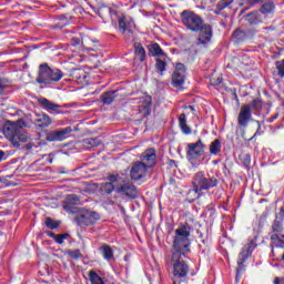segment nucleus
<instances>
[{
    "label": "nucleus",
    "mask_w": 284,
    "mask_h": 284,
    "mask_svg": "<svg viewBox=\"0 0 284 284\" xmlns=\"http://www.w3.org/2000/svg\"><path fill=\"white\" fill-rule=\"evenodd\" d=\"M191 232L192 227L189 224L180 225L175 230L171 254L166 258L168 265L173 267V284L183 283L187 278V274H190V265L185 258H187L190 245H192L190 242Z\"/></svg>",
    "instance_id": "1"
},
{
    "label": "nucleus",
    "mask_w": 284,
    "mask_h": 284,
    "mask_svg": "<svg viewBox=\"0 0 284 284\" xmlns=\"http://www.w3.org/2000/svg\"><path fill=\"white\" fill-rule=\"evenodd\" d=\"M193 189L189 191V194H193L194 199H201L203 192L212 190L219 185V179L214 176H206L203 171L194 174L192 181Z\"/></svg>",
    "instance_id": "2"
},
{
    "label": "nucleus",
    "mask_w": 284,
    "mask_h": 284,
    "mask_svg": "<svg viewBox=\"0 0 284 284\" xmlns=\"http://www.w3.org/2000/svg\"><path fill=\"white\" fill-rule=\"evenodd\" d=\"M63 79V71L59 69H52L48 63H42L39 65L38 77L36 79L37 83L42 85H54Z\"/></svg>",
    "instance_id": "3"
},
{
    "label": "nucleus",
    "mask_w": 284,
    "mask_h": 284,
    "mask_svg": "<svg viewBox=\"0 0 284 284\" xmlns=\"http://www.w3.org/2000/svg\"><path fill=\"white\" fill-rule=\"evenodd\" d=\"M98 14L103 21H108V19H111L112 23L119 24V30L122 32V34H125V32H130L129 24L125 22V16L115 9H112L110 7H101L98 10Z\"/></svg>",
    "instance_id": "4"
},
{
    "label": "nucleus",
    "mask_w": 284,
    "mask_h": 284,
    "mask_svg": "<svg viewBox=\"0 0 284 284\" xmlns=\"http://www.w3.org/2000/svg\"><path fill=\"white\" fill-rule=\"evenodd\" d=\"M205 154V144L202 140L187 144L186 159L192 168H199L203 163L201 156Z\"/></svg>",
    "instance_id": "5"
},
{
    "label": "nucleus",
    "mask_w": 284,
    "mask_h": 284,
    "mask_svg": "<svg viewBox=\"0 0 284 284\" xmlns=\"http://www.w3.org/2000/svg\"><path fill=\"white\" fill-rule=\"evenodd\" d=\"M181 19L183 26L187 28V30H191V32H199L201 28L205 24V21L201 16L196 14L194 11L184 10L181 13Z\"/></svg>",
    "instance_id": "6"
},
{
    "label": "nucleus",
    "mask_w": 284,
    "mask_h": 284,
    "mask_svg": "<svg viewBox=\"0 0 284 284\" xmlns=\"http://www.w3.org/2000/svg\"><path fill=\"white\" fill-rule=\"evenodd\" d=\"M101 219V215L94 211H84L75 217L78 225H94L97 221Z\"/></svg>",
    "instance_id": "7"
},
{
    "label": "nucleus",
    "mask_w": 284,
    "mask_h": 284,
    "mask_svg": "<svg viewBox=\"0 0 284 284\" xmlns=\"http://www.w3.org/2000/svg\"><path fill=\"white\" fill-rule=\"evenodd\" d=\"M148 170H150L148 166H145V163L141 161H136L133 163L130 176L132 181H141V179H145L148 176Z\"/></svg>",
    "instance_id": "8"
},
{
    "label": "nucleus",
    "mask_w": 284,
    "mask_h": 284,
    "mask_svg": "<svg viewBox=\"0 0 284 284\" xmlns=\"http://www.w3.org/2000/svg\"><path fill=\"white\" fill-rule=\"evenodd\" d=\"M185 83V64L176 63L175 70L172 74V85L173 88H183Z\"/></svg>",
    "instance_id": "9"
},
{
    "label": "nucleus",
    "mask_w": 284,
    "mask_h": 284,
    "mask_svg": "<svg viewBox=\"0 0 284 284\" xmlns=\"http://www.w3.org/2000/svg\"><path fill=\"white\" fill-rule=\"evenodd\" d=\"M273 232L274 234L271 235V241L273 245L276 247H284V235L283 233V222L274 221L273 223Z\"/></svg>",
    "instance_id": "10"
},
{
    "label": "nucleus",
    "mask_w": 284,
    "mask_h": 284,
    "mask_svg": "<svg viewBox=\"0 0 284 284\" xmlns=\"http://www.w3.org/2000/svg\"><path fill=\"white\" fill-rule=\"evenodd\" d=\"M252 121V106L250 104H244L240 109L237 115V124L240 128H247L248 123Z\"/></svg>",
    "instance_id": "11"
},
{
    "label": "nucleus",
    "mask_w": 284,
    "mask_h": 284,
    "mask_svg": "<svg viewBox=\"0 0 284 284\" xmlns=\"http://www.w3.org/2000/svg\"><path fill=\"white\" fill-rule=\"evenodd\" d=\"M197 45H207L212 41L214 32L212 31V26L203 24L199 30Z\"/></svg>",
    "instance_id": "12"
},
{
    "label": "nucleus",
    "mask_w": 284,
    "mask_h": 284,
    "mask_svg": "<svg viewBox=\"0 0 284 284\" xmlns=\"http://www.w3.org/2000/svg\"><path fill=\"white\" fill-rule=\"evenodd\" d=\"M23 125V121L12 122L7 121L3 125L2 132L4 136L9 139V141L14 140L17 132H19L20 126Z\"/></svg>",
    "instance_id": "13"
},
{
    "label": "nucleus",
    "mask_w": 284,
    "mask_h": 284,
    "mask_svg": "<svg viewBox=\"0 0 284 284\" xmlns=\"http://www.w3.org/2000/svg\"><path fill=\"white\" fill-rule=\"evenodd\" d=\"M72 133V128L68 126L62 130L50 131L47 133V141L54 142V141H65L68 136Z\"/></svg>",
    "instance_id": "14"
},
{
    "label": "nucleus",
    "mask_w": 284,
    "mask_h": 284,
    "mask_svg": "<svg viewBox=\"0 0 284 284\" xmlns=\"http://www.w3.org/2000/svg\"><path fill=\"white\" fill-rule=\"evenodd\" d=\"M140 159V162L150 169L156 165V151L154 149H148L141 154Z\"/></svg>",
    "instance_id": "15"
},
{
    "label": "nucleus",
    "mask_w": 284,
    "mask_h": 284,
    "mask_svg": "<svg viewBox=\"0 0 284 284\" xmlns=\"http://www.w3.org/2000/svg\"><path fill=\"white\" fill-rule=\"evenodd\" d=\"M38 102L41 108H43V110H47V112H49V114H59L61 112V105L45 98L39 99Z\"/></svg>",
    "instance_id": "16"
},
{
    "label": "nucleus",
    "mask_w": 284,
    "mask_h": 284,
    "mask_svg": "<svg viewBox=\"0 0 284 284\" xmlns=\"http://www.w3.org/2000/svg\"><path fill=\"white\" fill-rule=\"evenodd\" d=\"M118 194H124L129 199H136L139 196V191L136 186L132 183H124L121 187L116 189Z\"/></svg>",
    "instance_id": "17"
},
{
    "label": "nucleus",
    "mask_w": 284,
    "mask_h": 284,
    "mask_svg": "<svg viewBox=\"0 0 284 284\" xmlns=\"http://www.w3.org/2000/svg\"><path fill=\"white\" fill-rule=\"evenodd\" d=\"M28 139H30V136H28V133L23 131V124H21L14 135V139L11 140V143L14 148H21V143H28Z\"/></svg>",
    "instance_id": "18"
},
{
    "label": "nucleus",
    "mask_w": 284,
    "mask_h": 284,
    "mask_svg": "<svg viewBox=\"0 0 284 284\" xmlns=\"http://www.w3.org/2000/svg\"><path fill=\"white\" fill-rule=\"evenodd\" d=\"M34 125L36 128H50L52 125V118L45 113L36 114Z\"/></svg>",
    "instance_id": "19"
},
{
    "label": "nucleus",
    "mask_w": 284,
    "mask_h": 284,
    "mask_svg": "<svg viewBox=\"0 0 284 284\" xmlns=\"http://www.w3.org/2000/svg\"><path fill=\"white\" fill-rule=\"evenodd\" d=\"M152 105V98H142L139 104V113L142 119H145L150 114V108Z\"/></svg>",
    "instance_id": "20"
},
{
    "label": "nucleus",
    "mask_w": 284,
    "mask_h": 284,
    "mask_svg": "<svg viewBox=\"0 0 284 284\" xmlns=\"http://www.w3.org/2000/svg\"><path fill=\"white\" fill-rule=\"evenodd\" d=\"M79 196L74 194L68 195L63 202V210H65V212H72V206L79 205Z\"/></svg>",
    "instance_id": "21"
},
{
    "label": "nucleus",
    "mask_w": 284,
    "mask_h": 284,
    "mask_svg": "<svg viewBox=\"0 0 284 284\" xmlns=\"http://www.w3.org/2000/svg\"><path fill=\"white\" fill-rule=\"evenodd\" d=\"M179 125L180 129L182 130L183 134H192V128H190V125H187V116L185 115V113L180 114L179 116Z\"/></svg>",
    "instance_id": "22"
},
{
    "label": "nucleus",
    "mask_w": 284,
    "mask_h": 284,
    "mask_svg": "<svg viewBox=\"0 0 284 284\" xmlns=\"http://www.w3.org/2000/svg\"><path fill=\"white\" fill-rule=\"evenodd\" d=\"M179 125L180 129L182 130L183 134H192V128H190V125H187V116L185 115V113L180 114L179 116Z\"/></svg>",
    "instance_id": "23"
},
{
    "label": "nucleus",
    "mask_w": 284,
    "mask_h": 284,
    "mask_svg": "<svg viewBox=\"0 0 284 284\" xmlns=\"http://www.w3.org/2000/svg\"><path fill=\"white\" fill-rule=\"evenodd\" d=\"M100 252L105 261H112L114 258V250L108 244H103L100 247Z\"/></svg>",
    "instance_id": "24"
},
{
    "label": "nucleus",
    "mask_w": 284,
    "mask_h": 284,
    "mask_svg": "<svg viewBox=\"0 0 284 284\" xmlns=\"http://www.w3.org/2000/svg\"><path fill=\"white\" fill-rule=\"evenodd\" d=\"M148 48L151 57H165V52H163V49H161L159 43L149 44Z\"/></svg>",
    "instance_id": "25"
},
{
    "label": "nucleus",
    "mask_w": 284,
    "mask_h": 284,
    "mask_svg": "<svg viewBox=\"0 0 284 284\" xmlns=\"http://www.w3.org/2000/svg\"><path fill=\"white\" fill-rule=\"evenodd\" d=\"M250 26H258L261 23V13L258 11L251 12L245 17Z\"/></svg>",
    "instance_id": "26"
},
{
    "label": "nucleus",
    "mask_w": 284,
    "mask_h": 284,
    "mask_svg": "<svg viewBox=\"0 0 284 284\" xmlns=\"http://www.w3.org/2000/svg\"><path fill=\"white\" fill-rule=\"evenodd\" d=\"M250 256H251L250 253L242 248V252L239 254V257H237V265H239L237 272H243L245 267L243 263H245V261H247Z\"/></svg>",
    "instance_id": "27"
},
{
    "label": "nucleus",
    "mask_w": 284,
    "mask_h": 284,
    "mask_svg": "<svg viewBox=\"0 0 284 284\" xmlns=\"http://www.w3.org/2000/svg\"><path fill=\"white\" fill-rule=\"evenodd\" d=\"M83 145L90 150L92 148H99L101 145V140L99 138H88L82 141Z\"/></svg>",
    "instance_id": "28"
},
{
    "label": "nucleus",
    "mask_w": 284,
    "mask_h": 284,
    "mask_svg": "<svg viewBox=\"0 0 284 284\" xmlns=\"http://www.w3.org/2000/svg\"><path fill=\"white\" fill-rule=\"evenodd\" d=\"M116 92L118 91H108L101 95V99L104 105H110V103H112L114 99H116Z\"/></svg>",
    "instance_id": "29"
},
{
    "label": "nucleus",
    "mask_w": 284,
    "mask_h": 284,
    "mask_svg": "<svg viewBox=\"0 0 284 284\" xmlns=\"http://www.w3.org/2000/svg\"><path fill=\"white\" fill-rule=\"evenodd\" d=\"M89 281L91 284H105L103 277H101L94 270L89 271Z\"/></svg>",
    "instance_id": "30"
},
{
    "label": "nucleus",
    "mask_w": 284,
    "mask_h": 284,
    "mask_svg": "<svg viewBox=\"0 0 284 284\" xmlns=\"http://www.w3.org/2000/svg\"><path fill=\"white\" fill-rule=\"evenodd\" d=\"M210 154L216 155L221 152V140L216 139L213 142H211L210 146Z\"/></svg>",
    "instance_id": "31"
},
{
    "label": "nucleus",
    "mask_w": 284,
    "mask_h": 284,
    "mask_svg": "<svg viewBox=\"0 0 284 284\" xmlns=\"http://www.w3.org/2000/svg\"><path fill=\"white\" fill-rule=\"evenodd\" d=\"M100 192L102 194H112V192H114V184L112 182L100 184Z\"/></svg>",
    "instance_id": "32"
},
{
    "label": "nucleus",
    "mask_w": 284,
    "mask_h": 284,
    "mask_svg": "<svg viewBox=\"0 0 284 284\" xmlns=\"http://www.w3.org/2000/svg\"><path fill=\"white\" fill-rule=\"evenodd\" d=\"M135 57L143 63L146 58L145 49L141 44H135Z\"/></svg>",
    "instance_id": "33"
},
{
    "label": "nucleus",
    "mask_w": 284,
    "mask_h": 284,
    "mask_svg": "<svg viewBox=\"0 0 284 284\" xmlns=\"http://www.w3.org/2000/svg\"><path fill=\"white\" fill-rule=\"evenodd\" d=\"M166 68H168L166 61H163L159 58L155 60L156 72H160L161 75H163V72H165Z\"/></svg>",
    "instance_id": "34"
},
{
    "label": "nucleus",
    "mask_w": 284,
    "mask_h": 284,
    "mask_svg": "<svg viewBox=\"0 0 284 284\" xmlns=\"http://www.w3.org/2000/svg\"><path fill=\"white\" fill-rule=\"evenodd\" d=\"M234 3V0H220L216 4V9L219 11L225 10V8H230Z\"/></svg>",
    "instance_id": "35"
},
{
    "label": "nucleus",
    "mask_w": 284,
    "mask_h": 284,
    "mask_svg": "<svg viewBox=\"0 0 284 284\" xmlns=\"http://www.w3.org/2000/svg\"><path fill=\"white\" fill-rule=\"evenodd\" d=\"M44 223L49 230H57L61 225L60 221H54L52 217H47Z\"/></svg>",
    "instance_id": "36"
},
{
    "label": "nucleus",
    "mask_w": 284,
    "mask_h": 284,
    "mask_svg": "<svg viewBox=\"0 0 284 284\" xmlns=\"http://www.w3.org/2000/svg\"><path fill=\"white\" fill-rule=\"evenodd\" d=\"M262 14H270V12H274V2H265L261 8Z\"/></svg>",
    "instance_id": "37"
},
{
    "label": "nucleus",
    "mask_w": 284,
    "mask_h": 284,
    "mask_svg": "<svg viewBox=\"0 0 284 284\" xmlns=\"http://www.w3.org/2000/svg\"><path fill=\"white\" fill-rule=\"evenodd\" d=\"M65 254H67L68 256H70V258H74V261H77V260L81 258V256H83V255L81 254V251H80V250H68V251L65 252Z\"/></svg>",
    "instance_id": "38"
},
{
    "label": "nucleus",
    "mask_w": 284,
    "mask_h": 284,
    "mask_svg": "<svg viewBox=\"0 0 284 284\" xmlns=\"http://www.w3.org/2000/svg\"><path fill=\"white\" fill-rule=\"evenodd\" d=\"M242 250L247 252L252 256V252H254V250H256V242L255 241L248 242L247 244H245L243 246Z\"/></svg>",
    "instance_id": "39"
},
{
    "label": "nucleus",
    "mask_w": 284,
    "mask_h": 284,
    "mask_svg": "<svg viewBox=\"0 0 284 284\" xmlns=\"http://www.w3.org/2000/svg\"><path fill=\"white\" fill-rule=\"evenodd\" d=\"M233 37L234 39H236L237 41H243L247 34L245 33V31L243 30H240V29H236L234 32H233Z\"/></svg>",
    "instance_id": "40"
},
{
    "label": "nucleus",
    "mask_w": 284,
    "mask_h": 284,
    "mask_svg": "<svg viewBox=\"0 0 284 284\" xmlns=\"http://www.w3.org/2000/svg\"><path fill=\"white\" fill-rule=\"evenodd\" d=\"M275 65H276L278 77L283 79L284 78V59L282 61H277Z\"/></svg>",
    "instance_id": "41"
},
{
    "label": "nucleus",
    "mask_w": 284,
    "mask_h": 284,
    "mask_svg": "<svg viewBox=\"0 0 284 284\" xmlns=\"http://www.w3.org/2000/svg\"><path fill=\"white\" fill-rule=\"evenodd\" d=\"M68 236H70L68 233L64 234H58L55 235V243H58L59 245H63V241H65V239H68Z\"/></svg>",
    "instance_id": "42"
},
{
    "label": "nucleus",
    "mask_w": 284,
    "mask_h": 284,
    "mask_svg": "<svg viewBox=\"0 0 284 284\" xmlns=\"http://www.w3.org/2000/svg\"><path fill=\"white\" fill-rule=\"evenodd\" d=\"M243 164L248 168L250 163H252V155L244 154L242 158Z\"/></svg>",
    "instance_id": "43"
},
{
    "label": "nucleus",
    "mask_w": 284,
    "mask_h": 284,
    "mask_svg": "<svg viewBox=\"0 0 284 284\" xmlns=\"http://www.w3.org/2000/svg\"><path fill=\"white\" fill-rule=\"evenodd\" d=\"M255 123L257 124V130L254 133V135L250 139V141H252L253 139H256V136H261V121H256Z\"/></svg>",
    "instance_id": "44"
},
{
    "label": "nucleus",
    "mask_w": 284,
    "mask_h": 284,
    "mask_svg": "<svg viewBox=\"0 0 284 284\" xmlns=\"http://www.w3.org/2000/svg\"><path fill=\"white\" fill-rule=\"evenodd\" d=\"M258 103H261V100L254 99L248 105H251V110H258Z\"/></svg>",
    "instance_id": "45"
},
{
    "label": "nucleus",
    "mask_w": 284,
    "mask_h": 284,
    "mask_svg": "<svg viewBox=\"0 0 284 284\" xmlns=\"http://www.w3.org/2000/svg\"><path fill=\"white\" fill-rule=\"evenodd\" d=\"M108 181H110L109 183H112L114 185V183H116V175H114V174L109 175Z\"/></svg>",
    "instance_id": "46"
},
{
    "label": "nucleus",
    "mask_w": 284,
    "mask_h": 284,
    "mask_svg": "<svg viewBox=\"0 0 284 284\" xmlns=\"http://www.w3.org/2000/svg\"><path fill=\"white\" fill-rule=\"evenodd\" d=\"M71 43L72 45H79V43H81V40L79 38H72Z\"/></svg>",
    "instance_id": "47"
},
{
    "label": "nucleus",
    "mask_w": 284,
    "mask_h": 284,
    "mask_svg": "<svg viewBox=\"0 0 284 284\" xmlns=\"http://www.w3.org/2000/svg\"><path fill=\"white\" fill-rule=\"evenodd\" d=\"M187 109L191 110V112H196V109L194 108V105H189V106L185 105L184 110H187Z\"/></svg>",
    "instance_id": "48"
},
{
    "label": "nucleus",
    "mask_w": 284,
    "mask_h": 284,
    "mask_svg": "<svg viewBox=\"0 0 284 284\" xmlns=\"http://www.w3.org/2000/svg\"><path fill=\"white\" fill-rule=\"evenodd\" d=\"M3 159H6V152L0 151V163L3 161Z\"/></svg>",
    "instance_id": "49"
},
{
    "label": "nucleus",
    "mask_w": 284,
    "mask_h": 284,
    "mask_svg": "<svg viewBox=\"0 0 284 284\" xmlns=\"http://www.w3.org/2000/svg\"><path fill=\"white\" fill-rule=\"evenodd\" d=\"M48 236H50V239H57V234H54L53 232H49Z\"/></svg>",
    "instance_id": "50"
},
{
    "label": "nucleus",
    "mask_w": 284,
    "mask_h": 284,
    "mask_svg": "<svg viewBox=\"0 0 284 284\" xmlns=\"http://www.w3.org/2000/svg\"><path fill=\"white\" fill-rule=\"evenodd\" d=\"M274 284H281V278L275 277V280H274Z\"/></svg>",
    "instance_id": "51"
},
{
    "label": "nucleus",
    "mask_w": 284,
    "mask_h": 284,
    "mask_svg": "<svg viewBox=\"0 0 284 284\" xmlns=\"http://www.w3.org/2000/svg\"><path fill=\"white\" fill-rule=\"evenodd\" d=\"M275 119H278V115H275V116H273V118H270V119H268L270 123H272V121H274Z\"/></svg>",
    "instance_id": "52"
},
{
    "label": "nucleus",
    "mask_w": 284,
    "mask_h": 284,
    "mask_svg": "<svg viewBox=\"0 0 284 284\" xmlns=\"http://www.w3.org/2000/svg\"><path fill=\"white\" fill-rule=\"evenodd\" d=\"M250 3H260L261 0H248Z\"/></svg>",
    "instance_id": "53"
},
{
    "label": "nucleus",
    "mask_w": 284,
    "mask_h": 284,
    "mask_svg": "<svg viewBox=\"0 0 284 284\" xmlns=\"http://www.w3.org/2000/svg\"><path fill=\"white\" fill-rule=\"evenodd\" d=\"M214 12L215 14H221L222 11H219V9L216 8Z\"/></svg>",
    "instance_id": "54"
},
{
    "label": "nucleus",
    "mask_w": 284,
    "mask_h": 284,
    "mask_svg": "<svg viewBox=\"0 0 284 284\" xmlns=\"http://www.w3.org/2000/svg\"><path fill=\"white\" fill-rule=\"evenodd\" d=\"M2 87L0 85V89H1Z\"/></svg>",
    "instance_id": "55"
}]
</instances>
